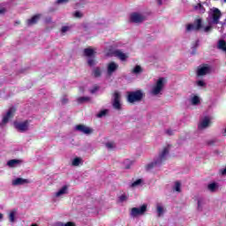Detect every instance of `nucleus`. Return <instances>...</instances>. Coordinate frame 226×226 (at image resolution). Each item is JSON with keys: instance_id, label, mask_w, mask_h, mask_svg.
Instances as JSON below:
<instances>
[{"instance_id": "nucleus-1", "label": "nucleus", "mask_w": 226, "mask_h": 226, "mask_svg": "<svg viewBox=\"0 0 226 226\" xmlns=\"http://www.w3.org/2000/svg\"><path fill=\"white\" fill-rule=\"evenodd\" d=\"M170 153V146L168 145L159 152L158 155L155 156L151 162L145 166L146 170H153V169H156V167H161V165H163V163L167 162V158H169Z\"/></svg>"}, {"instance_id": "nucleus-2", "label": "nucleus", "mask_w": 226, "mask_h": 226, "mask_svg": "<svg viewBox=\"0 0 226 226\" xmlns=\"http://www.w3.org/2000/svg\"><path fill=\"white\" fill-rule=\"evenodd\" d=\"M165 88L164 78H160L155 84L150 89V94L152 96H162L163 94V89Z\"/></svg>"}, {"instance_id": "nucleus-3", "label": "nucleus", "mask_w": 226, "mask_h": 226, "mask_svg": "<svg viewBox=\"0 0 226 226\" xmlns=\"http://www.w3.org/2000/svg\"><path fill=\"white\" fill-rule=\"evenodd\" d=\"M220 19H222V11L216 7L210 9L207 17L209 26L219 24Z\"/></svg>"}, {"instance_id": "nucleus-4", "label": "nucleus", "mask_w": 226, "mask_h": 226, "mask_svg": "<svg viewBox=\"0 0 226 226\" xmlns=\"http://www.w3.org/2000/svg\"><path fill=\"white\" fill-rule=\"evenodd\" d=\"M111 103L115 110H122L123 103L121 102V93L115 91L112 94Z\"/></svg>"}, {"instance_id": "nucleus-5", "label": "nucleus", "mask_w": 226, "mask_h": 226, "mask_svg": "<svg viewBox=\"0 0 226 226\" xmlns=\"http://www.w3.org/2000/svg\"><path fill=\"white\" fill-rule=\"evenodd\" d=\"M147 211V205H142L139 207H132L130 212V216L132 218H137L142 216Z\"/></svg>"}, {"instance_id": "nucleus-6", "label": "nucleus", "mask_w": 226, "mask_h": 226, "mask_svg": "<svg viewBox=\"0 0 226 226\" xmlns=\"http://www.w3.org/2000/svg\"><path fill=\"white\" fill-rule=\"evenodd\" d=\"M129 20L132 24H142L146 20V15L142 12H132L130 15Z\"/></svg>"}, {"instance_id": "nucleus-7", "label": "nucleus", "mask_w": 226, "mask_h": 226, "mask_svg": "<svg viewBox=\"0 0 226 226\" xmlns=\"http://www.w3.org/2000/svg\"><path fill=\"white\" fill-rule=\"evenodd\" d=\"M144 94L142 93V90L131 92L128 94L127 102H129V103H135V102H140Z\"/></svg>"}, {"instance_id": "nucleus-8", "label": "nucleus", "mask_w": 226, "mask_h": 226, "mask_svg": "<svg viewBox=\"0 0 226 226\" xmlns=\"http://www.w3.org/2000/svg\"><path fill=\"white\" fill-rule=\"evenodd\" d=\"M31 121L26 120L23 122H14V128L18 131L20 132L21 133H24L29 130V124Z\"/></svg>"}, {"instance_id": "nucleus-9", "label": "nucleus", "mask_w": 226, "mask_h": 226, "mask_svg": "<svg viewBox=\"0 0 226 226\" xmlns=\"http://www.w3.org/2000/svg\"><path fill=\"white\" fill-rule=\"evenodd\" d=\"M15 108H11L8 109L5 115H4L2 123H0V126H4V124H8V121L15 116Z\"/></svg>"}, {"instance_id": "nucleus-10", "label": "nucleus", "mask_w": 226, "mask_h": 226, "mask_svg": "<svg viewBox=\"0 0 226 226\" xmlns=\"http://www.w3.org/2000/svg\"><path fill=\"white\" fill-rule=\"evenodd\" d=\"M76 132H80V133H84V135H91L93 133V128L84 125V124H78L74 127Z\"/></svg>"}, {"instance_id": "nucleus-11", "label": "nucleus", "mask_w": 226, "mask_h": 226, "mask_svg": "<svg viewBox=\"0 0 226 226\" xmlns=\"http://www.w3.org/2000/svg\"><path fill=\"white\" fill-rule=\"evenodd\" d=\"M118 69H119V64H117V63L109 62L107 64V73L109 77H111V75H114V73H116Z\"/></svg>"}, {"instance_id": "nucleus-12", "label": "nucleus", "mask_w": 226, "mask_h": 226, "mask_svg": "<svg viewBox=\"0 0 226 226\" xmlns=\"http://www.w3.org/2000/svg\"><path fill=\"white\" fill-rule=\"evenodd\" d=\"M211 126V118L209 117H203L198 125L199 130H206Z\"/></svg>"}, {"instance_id": "nucleus-13", "label": "nucleus", "mask_w": 226, "mask_h": 226, "mask_svg": "<svg viewBox=\"0 0 226 226\" xmlns=\"http://www.w3.org/2000/svg\"><path fill=\"white\" fill-rule=\"evenodd\" d=\"M194 200L197 204L196 210L199 211V213H202V211H204V206H206V200L200 196L195 197Z\"/></svg>"}, {"instance_id": "nucleus-14", "label": "nucleus", "mask_w": 226, "mask_h": 226, "mask_svg": "<svg viewBox=\"0 0 226 226\" xmlns=\"http://www.w3.org/2000/svg\"><path fill=\"white\" fill-rule=\"evenodd\" d=\"M64 195H68V185H64L55 192L56 199H63Z\"/></svg>"}, {"instance_id": "nucleus-15", "label": "nucleus", "mask_w": 226, "mask_h": 226, "mask_svg": "<svg viewBox=\"0 0 226 226\" xmlns=\"http://www.w3.org/2000/svg\"><path fill=\"white\" fill-rule=\"evenodd\" d=\"M207 192H210V193H216L218 190H220V184L216 182H211L207 185Z\"/></svg>"}, {"instance_id": "nucleus-16", "label": "nucleus", "mask_w": 226, "mask_h": 226, "mask_svg": "<svg viewBox=\"0 0 226 226\" xmlns=\"http://www.w3.org/2000/svg\"><path fill=\"white\" fill-rule=\"evenodd\" d=\"M207 73H211V67L202 66V67L198 68L197 75L199 77H204V75H207Z\"/></svg>"}, {"instance_id": "nucleus-17", "label": "nucleus", "mask_w": 226, "mask_h": 226, "mask_svg": "<svg viewBox=\"0 0 226 226\" xmlns=\"http://www.w3.org/2000/svg\"><path fill=\"white\" fill-rule=\"evenodd\" d=\"M29 180L22 177L15 178L11 181L12 186H20L22 185H28Z\"/></svg>"}, {"instance_id": "nucleus-18", "label": "nucleus", "mask_w": 226, "mask_h": 226, "mask_svg": "<svg viewBox=\"0 0 226 226\" xmlns=\"http://www.w3.org/2000/svg\"><path fill=\"white\" fill-rule=\"evenodd\" d=\"M7 165L10 169H15L17 167H20L22 165V160L19 159H12L7 162Z\"/></svg>"}, {"instance_id": "nucleus-19", "label": "nucleus", "mask_w": 226, "mask_h": 226, "mask_svg": "<svg viewBox=\"0 0 226 226\" xmlns=\"http://www.w3.org/2000/svg\"><path fill=\"white\" fill-rule=\"evenodd\" d=\"M155 209L157 213V216L160 218L165 215V206H163L162 203L158 202L155 204Z\"/></svg>"}, {"instance_id": "nucleus-20", "label": "nucleus", "mask_w": 226, "mask_h": 226, "mask_svg": "<svg viewBox=\"0 0 226 226\" xmlns=\"http://www.w3.org/2000/svg\"><path fill=\"white\" fill-rule=\"evenodd\" d=\"M114 56L116 57H118V59H120V61H126V59L128 58V54L119 50V49H117L113 52Z\"/></svg>"}, {"instance_id": "nucleus-21", "label": "nucleus", "mask_w": 226, "mask_h": 226, "mask_svg": "<svg viewBox=\"0 0 226 226\" xmlns=\"http://www.w3.org/2000/svg\"><path fill=\"white\" fill-rule=\"evenodd\" d=\"M41 19V14H36L31 19H27L26 24L27 26H34V24L38 23V20Z\"/></svg>"}, {"instance_id": "nucleus-22", "label": "nucleus", "mask_w": 226, "mask_h": 226, "mask_svg": "<svg viewBox=\"0 0 226 226\" xmlns=\"http://www.w3.org/2000/svg\"><path fill=\"white\" fill-rule=\"evenodd\" d=\"M193 10L198 13H206V9L200 4H197L196 5H193Z\"/></svg>"}, {"instance_id": "nucleus-23", "label": "nucleus", "mask_w": 226, "mask_h": 226, "mask_svg": "<svg viewBox=\"0 0 226 226\" xmlns=\"http://www.w3.org/2000/svg\"><path fill=\"white\" fill-rule=\"evenodd\" d=\"M84 56H86L87 57H93V56H94V49L91 48L85 49Z\"/></svg>"}, {"instance_id": "nucleus-24", "label": "nucleus", "mask_w": 226, "mask_h": 226, "mask_svg": "<svg viewBox=\"0 0 226 226\" xmlns=\"http://www.w3.org/2000/svg\"><path fill=\"white\" fill-rule=\"evenodd\" d=\"M76 102L78 103H87V102H91V97L89 96L78 97L76 99Z\"/></svg>"}, {"instance_id": "nucleus-25", "label": "nucleus", "mask_w": 226, "mask_h": 226, "mask_svg": "<svg viewBox=\"0 0 226 226\" xmlns=\"http://www.w3.org/2000/svg\"><path fill=\"white\" fill-rule=\"evenodd\" d=\"M81 163H82V158L80 157L74 158L72 162L73 167H79V165H81Z\"/></svg>"}, {"instance_id": "nucleus-26", "label": "nucleus", "mask_w": 226, "mask_h": 226, "mask_svg": "<svg viewBox=\"0 0 226 226\" xmlns=\"http://www.w3.org/2000/svg\"><path fill=\"white\" fill-rule=\"evenodd\" d=\"M192 25L195 26L196 29L199 31L202 28V19H197L196 20H194V24Z\"/></svg>"}, {"instance_id": "nucleus-27", "label": "nucleus", "mask_w": 226, "mask_h": 226, "mask_svg": "<svg viewBox=\"0 0 226 226\" xmlns=\"http://www.w3.org/2000/svg\"><path fill=\"white\" fill-rule=\"evenodd\" d=\"M93 75L95 78L102 77V69L100 67H95L93 70Z\"/></svg>"}, {"instance_id": "nucleus-28", "label": "nucleus", "mask_w": 226, "mask_h": 226, "mask_svg": "<svg viewBox=\"0 0 226 226\" xmlns=\"http://www.w3.org/2000/svg\"><path fill=\"white\" fill-rule=\"evenodd\" d=\"M105 147L109 150V151H112L113 149H116V143L109 141L107 142L105 144Z\"/></svg>"}, {"instance_id": "nucleus-29", "label": "nucleus", "mask_w": 226, "mask_h": 226, "mask_svg": "<svg viewBox=\"0 0 226 226\" xmlns=\"http://www.w3.org/2000/svg\"><path fill=\"white\" fill-rule=\"evenodd\" d=\"M191 103L192 105H199V103H200V99L199 96L195 95L191 98Z\"/></svg>"}, {"instance_id": "nucleus-30", "label": "nucleus", "mask_w": 226, "mask_h": 226, "mask_svg": "<svg viewBox=\"0 0 226 226\" xmlns=\"http://www.w3.org/2000/svg\"><path fill=\"white\" fill-rule=\"evenodd\" d=\"M132 73H134V75H139V73H142V67H140V65H136L132 69Z\"/></svg>"}, {"instance_id": "nucleus-31", "label": "nucleus", "mask_w": 226, "mask_h": 226, "mask_svg": "<svg viewBox=\"0 0 226 226\" xmlns=\"http://www.w3.org/2000/svg\"><path fill=\"white\" fill-rule=\"evenodd\" d=\"M186 31H187V33H190V32H192V31H199V30L197 29V26H195V25H193V24H189V25H187V26H186Z\"/></svg>"}, {"instance_id": "nucleus-32", "label": "nucleus", "mask_w": 226, "mask_h": 226, "mask_svg": "<svg viewBox=\"0 0 226 226\" xmlns=\"http://www.w3.org/2000/svg\"><path fill=\"white\" fill-rule=\"evenodd\" d=\"M17 215V212L15 210H12L10 212L9 214V220L11 223H13V222H15V215Z\"/></svg>"}, {"instance_id": "nucleus-33", "label": "nucleus", "mask_w": 226, "mask_h": 226, "mask_svg": "<svg viewBox=\"0 0 226 226\" xmlns=\"http://www.w3.org/2000/svg\"><path fill=\"white\" fill-rule=\"evenodd\" d=\"M56 226H76L75 222H56Z\"/></svg>"}, {"instance_id": "nucleus-34", "label": "nucleus", "mask_w": 226, "mask_h": 226, "mask_svg": "<svg viewBox=\"0 0 226 226\" xmlns=\"http://www.w3.org/2000/svg\"><path fill=\"white\" fill-rule=\"evenodd\" d=\"M140 185H142V179L139 178L131 185V188H137V186H140Z\"/></svg>"}, {"instance_id": "nucleus-35", "label": "nucleus", "mask_w": 226, "mask_h": 226, "mask_svg": "<svg viewBox=\"0 0 226 226\" xmlns=\"http://www.w3.org/2000/svg\"><path fill=\"white\" fill-rule=\"evenodd\" d=\"M109 114V109H102L97 114V117H105Z\"/></svg>"}, {"instance_id": "nucleus-36", "label": "nucleus", "mask_w": 226, "mask_h": 226, "mask_svg": "<svg viewBox=\"0 0 226 226\" xmlns=\"http://www.w3.org/2000/svg\"><path fill=\"white\" fill-rule=\"evenodd\" d=\"M173 190L178 193H181V183L176 182Z\"/></svg>"}, {"instance_id": "nucleus-37", "label": "nucleus", "mask_w": 226, "mask_h": 226, "mask_svg": "<svg viewBox=\"0 0 226 226\" xmlns=\"http://www.w3.org/2000/svg\"><path fill=\"white\" fill-rule=\"evenodd\" d=\"M99 90H100V87L94 85L92 88L89 89V93L91 94H94L95 93H98Z\"/></svg>"}, {"instance_id": "nucleus-38", "label": "nucleus", "mask_w": 226, "mask_h": 226, "mask_svg": "<svg viewBox=\"0 0 226 226\" xmlns=\"http://www.w3.org/2000/svg\"><path fill=\"white\" fill-rule=\"evenodd\" d=\"M73 17H75V19H82V17H84V14L81 11H77L73 13Z\"/></svg>"}, {"instance_id": "nucleus-39", "label": "nucleus", "mask_w": 226, "mask_h": 226, "mask_svg": "<svg viewBox=\"0 0 226 226\" xmlns=\"http://www.w3.org/2000/svg\"><path fill=\"white\" fill-rule=\"evenodd\" d=\"M124 169H130L132 167V162L130 160H125L124 162Z\"/></svg>"}, {"instance_id": "nucleus-40", "label": "nucleus", "mask_w": 226, "mask_h": 226, "mask_svg": "<svg viewBox=\"0 0 226 226\" xmlns=\"http://www.w3.org/2000/svg\"><path fill=\"white\" fill-rule=\"evenodd\" d=\"M61 103L63 105H66V103H68L69 100H68V97H66V95H64L61 100H60Z\"/></svg>"}, {"instance_id": "nucleus-41", "label": "nucleus", "mask_w": 226, "mask_h": 226, "mask_svg": "<svg viewBox=\"0 0 226 226\" xmlns=\"http://www.w3.org/2000/svg\"><path fill=\"white\" fill-rule=\"evenodd\" d=\"M68 31H70V26H62L61 28L62 34H65V33H68Z\"/></svg>"}, {"instance_id": "nucleus-42", "label": "nucleus", "mask_w": 226, "mask_h": 226, "mask_svg": "<svg viewBox=\"0 0 226 226\" xmlns=\"http://www.w3.org/2000/svg\"><path fill=\"white\" fill-rule=\"evenodd\" d=\"M87 64L90 66H94V64H96V60H94V58H89L87 61Z\"/></svg>"}, {"instance_id": "nucleus-43", "label": "nucleus", "mask_w": 226, "mask_h": 226, "mask_svg": "<svg viewBox=\"0 0 226 226\" xmlns=\"http://www.w3.org/2000/svg\"><path fill=\"white\" fill-rule=\"evenodd\" d=\"M119 200H120V202H125V200H128V196L126 194H122L119 197Z\"/></svg>"}, {"instance_id": "nucleus-44", "label": "nucleus", "mask_w": 226, "mask_h": 226, "mask_svg": "<svg viewBox=\"0 0 226 226\" xmlns=\"http://www.w3.org/2000/svg\"><path fill=\"white\" fill-rule=\"evenodd\" d=\"M6 11H7L6 7H3V5L0 4V15H4Z\"/></svg>"}, {"instance_id": "nucleus-45", "label": "nucleus", "mask_w": 226, "mask_h": 226, "mask_svg": "<svg viewBox=\"0 0 226 226\" xmlns=\"http://www.w3.org/2000/svg\"><path fill=\"white\" fill-rule=\"evenodd\" d=\"M70 0H56V4H66Z\"/></svg>"}, {"instance_id": "nucleus-46", "label": "nucleus", "mask_w": 226, "mask_h": 226, "mask_svg": "<svg viewBox=\"0 0 226 226\" xmlns=\"http://www.w3.org/2000/svg\"><path fill=\"white\" fill-rule=\"evenodd\" d=\"M197 86H199V87H204V86H206V82H204V80H199L197 81Z\"/></svg>"}, {"instance_id": "nucleus-47", "label": "nucleus", "mask_w": 226, "mask_h": 226, "mask_svg": "<svg viewBox=\"0 0 226 226\" xmlns=\"http://www.w3.org/2000/svg\"><path fill=\"white\" fill-rule=\"evenodd\" d=\"M219 172H220V174H221L222 176H226V168L221 169V170H219Z\"/></svg>"}, {"instance_id": "nucleus-48", "label": "nucleus", "mask_w": 226, "mask_h": 226, "mask_svg": "<svg viewBox=\"0 0 226 226\" xmlns=\"http://www.w3.org/2000/svg\"><path fill=\"white\" fill-rule=\"evenodd\" d=\"M209 31H211V25H209V26H206V27L204 28V32H205V33H209Z\"/></svg>"}, {"instance_id": "nucleus-49", "label": "nucleus", "mask_w": 226, "mask_h": 226, "mask_svg": "<svg viewBox=\"0 0 226 226\" xmlns=\"http://www.w3.org/2000/svg\"><path fill=\"white\" fill-rule=\"evenodd\" d=\"M216 142L215 139H210L207 141L208 146H213Z\"/></svg>"}, {"instance_id": "nucleus-50", "label": "nucleus", "mask_w": 226, "mask_h": 226, "mask_svg": "<svg viewBox=\"0 0 226 226\" xmlns=\"http://www.w3.org/2000/svg\"><path fill=\"white\" fill-rule=\"evenodd\" d=\"M167 135H174V131L172 130H167L166 131Z\"/></svg>"}, {"instance_id": "nucleus-51", "label": "nucleus", "mask_w": 226, "mask_h": 226, "mask_svg": "<svg viewBox=\"0 0 226 226\" xmlns=\"http://www.w3.org/2000/svg\"><path fill=\"white\" fill-rule=\"evenodd\" d=\"M199 45V41H196L194 45H193V49H197V46Z\"/></svg>"}, {"instance_id": "nucleus-52", "label": "nucleus", "mask_w": 226, "mask_h": 226, "mask_svg": "<svg viewBox=\"0 0 226 226\" xmlns=\"http://www.w3.org/2000/svg\"><path fill=\"white\" fill-rule=\"evenodd\" d=\"M46 22H47L48 24H49L50 22H52V19H51V18L47 19H46Z\"/></svg>"}, {"instance_id": "nucleus-53", "label": "nucleus", "mask_w": 226, "mask_h": 226, "mask_svg": "<svg viewBox=\"0 0 226 226\" xmlns=\"http://www.w3.org/2000/svg\"><path fill=\"white\" fill-rule=\"evenodd\" d=\"M223 137H226V128L222 131Z\"/></svg>"}, {"instance_id": "nucleus-54", "label": "nucleus", "mask_w": 226, "mask_h": 226, "mask_svg": "<svg viewBox=\"0 0 226 226\" xmlns=\"http://www.w3.org/2000/svg\"><path fill=\"white\" fill-rule=\"evenodd\" d=\"M158 4H159V6H162V4H163V3L162 2V0H158Z\"/></svg>"}, {"instance_id": "nucleus-55", "label": "nucleus", "mask_w": 226, "mask_h": 226, "mask_svg": "<svg viewBox=\"0 0 226 226\" xmlns=\"http://www.w3.org/2000/svg\"><path fill=\"white\" fill-rule=\"evenodd\" d=\"M3 218H4V215L0 213V221L3 220Z\"/></svg>"}, {"instance_id": "nucleus-56", "label": "nucleus", "mask_w": 226, "mask_h": 226, "mask_svg": "<svg viewBox=\"0 0 226 226\" xmlns=\"http://www.w3.org/2000/svg\"><path fill=\"white\" fill-rule=\"evenodd\" d=\"M79 92L84 93V87H79Z\"/></svg>"}, {"instance_id": "nucleus-57", "label": "nucleus", "mask_w": 226, "mask_h": 226, "mask_svg": "<svg viewBox=\"0 0 226 226\" xmlns=\"http://www.w3.org/2000/svg\"><path fill=\"white\" fill-rule=\"evenodd\" d=\"M224 1V3H226V0H223Z\"/></svg>"}]
</instances>
